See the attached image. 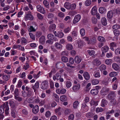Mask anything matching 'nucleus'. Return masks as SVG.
<instances>
[{
	"mask_svg": "<svg viewBox=\"0 0 120 120\" xmlns=\"http://www.w3.org/2000/svg\"><path fill=\"white\" fill-rule=\"evenodd\" d=\"M96 42V39L94 36H91L90 40L88 41V43L92 45L95 44Z\"/></svg>",
	"mask_w": 120,
	"mask_h": 120,
	"instance_id": "f257e3e1",
	"label": "nucleus"
},
{
	"mask_svg": "<svg viewBox=\"0 0 120 120\" xmlns=\"http://www.w3.org/2000/svg\"><path fill=\"white\" fill-rule=\"evenodd\" d=\"M36 7L38 11L42 14H44L45 13V10L42 6L38 5L36 6Z\"/></svg>",
	"mask_w": 120,
	"mask_h": 120,
	"instance_id": "f03ea898",
	"label": "nucleus"
},
{
	"mask_svg": "<svg viewBox=\"0 0 120 120\" xmlns=\"http://www.w3.org/2000/svg\"><path fill=\"white\" fill-rule=\"evenodd\" d=\"M34 17L33 15L31 14V12H30L29 13L27 14L24 17V19L26 21L29 20H32L34 19Z\"/></svg>",
	"mask_w": 120,
	"mask_h": 120,
	"instance_id": "7ed1b4c3",
	"label": "nucleus"
},
{
	"mask_svg": "<svg viewBox=\"0 0 120 120\" xmlns=\"http://www.w3.org/2000/svg\"><path fill=\"white\" fill-rule=\"evenodd\" d=\"M116 96L115 93L114 91H111L108 95V98L109 100H113Z\"/></svg>",
	"mask_w": 120,
	"mask_h": 120,
	"instance_id": "20e7f679",
	"label": "nucleus"
},
{
	"mask_svg": "<svg viewBox=\"0 0 120 120\" xmlns=\"http://www.w3.org/2000/svg\"><path fill=\"white\" fill-rule=\"evenodd\" d=\"M48 83L46 80H45L41 84V88L43 90H45L47 88Z\"/></svg>",
	"mask_w": 120,
	"mask_h": 120,
	"instance_id": "39448f33",
	"label": "nucleus"
},
{
	"mask_svg": "<svg viewBox=\"0 0 120 120\" xmlns=\"http://www.w3.org/2000/svg\"><path fill=\"white\" fill-rule=\"evenodd\" d=\"M109 89L108 88H102L101 91V94L102 95H105L109 91Z\"/></svg>",
	"mask_w": 120,
	"mask_h": 120,
	"instance_id": "423d86ee",
	"label": "nucleus"
},
{
	"mask_svg": "<svg viewBox=\"0 0 120 120\" xmlns=\"http://www.w3.org/2000/svg\"><path fill=\"white\" fill-rule=\"evenodd\" d=\"M61 75L59 72H57L55 75L53 76V79L54 81L56 80H58L61 77Z\"/></svg>",
	"mask_w": 120,
	"mask_h": 120,
	"instance_id": "0eeeda50",
	"label": "nucleus"
},
{
	"mask_svg": "<svg viewBox=\"0 0 120 120\" xmlns=\"http://www.w3.org/2000/svg\"><path fill=\"white\" fill-rule=\"evenodd\" d=\"M47 37L48 39L53 40L55 41H58L57 39L52 34H49L47 35Z\"/></svg>",
	"mask_w": 120,
	"mask_h": 120,
	"instance_id": "6e6552de",
	"label": "nucleus"
},
{
	"mask_svg": "<svg viewBox=\"0 0 120 120\" xmlns=\"http://www.w3.org/2000/svg\"><path fill=\"white\" fill-rule=\"evenodd\" d=\"M81 18V16L79 14H78L76 15L75 17L73 22L74 24H75L78 22L80 20Z\"/></svg>",
	"mask_w": 120,
	"mask_h": 120,
	"instance_id": "1a4fd4ad",
	"label": "nucleus"
},
{
	"mask_svg": "<svg viewBox=\"0 0 120 120\" xmlns=\"http://www.w3.org/2000/svg\"><path fill=\"white\" fill-rule=\"evenodd\" d=\"M80 88V85L79 84L74 85L72 88V89L74 92H76L79 90Z\"/></svg>",
	"mask_w": 120,
	"mask_h": 120,
	"instance_id": "9d476101",
	"label": "nucleus"
},
{
	"mask_svg": "<svg viewBox=\"0 0 120 120\" xmlns=\"http://www.w3.org/2000/svg\"><path fill=\"white\" fill-rule=\"evenodd\" d=\"M116 43L115 42H112L110 43V49L114 51L116 48Z\"/></svg>",
	"mask_w": 120,
	"mask_h": 120,
	"instance_id": "9b49d317",
	"label": "nucleus"
},
{
	"mask_svg": "<svg viewBox=\"0 0 120 120\" xmlns=\"http://www.w3.org/2000/svg\"><path fill=\"white\" fill-rule=\"evenodd\" d=\"M82 58L80 56H75L74 60L75 62L77 64H79L81 61Z\"/></svg>",
	"mask_w": 120,
	"mask_h": 120,
	"instance_id": "f8f14e48",
	"label": "nucleus"
},
{
	"mask_svg": "<svg viewBox=\"0 0 120 120\" xmlns=\"http://www.w3.org/2000/svg\"><path fill=\"white\" fill-rule=\"evenodd\" d=\"M84 79L86 80H89L90 78V76L88 72H85L83 74Z\"/></svg>",
	"mask_w": 120,
	"mask_h": 120,
	"instance_id": "ddd939ff",
	"label": "nucleus"
},
{
	"mask_svg": "<svg viewBox=\"0 0 120 120\" xmlns=\"http://www.w3.org/2000/svg\"><path fill=\"white\" fill-rule=\"evenodd\" d=\"M66 90L65 89H58L56 91L57 93L58 94L61 93L62 94H64L66 92Z\"/></svg>",
	"mask_w": 120,
	"mask_h": 120,
	"instance_id": "4468645a",
	"label": "nucleus"
},
{
	"mask_svg": "<svg viewBox=\"0 0 120 120\" xmlns=\"http://www.w3.org/2000/svg\"><path fill=\"white\" fill-rule=\"evenodd\" d=\"M109 48L107 46H105L102 47L101 48V51H102V54H104V52H106L108 51Z\"/></svg>",
	"mask_w": 120,
	"mask_h": 120,
	"instance_id": "2eb2a0df",
	"label": "nucleus"
},
{
	"mask_svg": "<svg viewBox=\"0 0 120 120\" xmlns=\"http://www.w3.org/2000/svg\"><path fill=\"white\" fill-rule=\"evenodd\" d=\"M34 114L38 112L39 111V107L38 105H34L32 110Z\"/></svg>",
	"mask_w": 120,
	"mask_h": 120,
	"instance_id": "dca6fc26",
	"label": "nucleus"
},
{
	"mask_svg": "<svg viewBox=\"0 0 120 120\" xmlns=\"http://www.w3.org/2000/svg\"><path fill=\"white\" fill-rule=\"evenodd\" d=\"M39 82H37L35 83L34 86H32V87L34 90V92L37 90V89L39 87Z\"/></svg>",
	"mask_w": 120,
	"mask_h": 120,
	"instance_id": "f3484780",
	"label": "nucleus"
},
{
	"mask_svg": "<svg viewBox=\"0 0 120 120\" xmlns=\"http://www.w3.org/2000/svg\"><path fill=\"white\" fill-rule=\"evenodd\" d=\"M96 9L97 8L96 7L94 6L92 8L91 12L92 15H94L96 14L97 11Z\"/></svg>",
	"mask_w": 120,
	"mask_h": 120,
	"instance_id": "a211bd4d",
	"label": "nucleus"
},
{
	"mask_svg": "<svg viewBox=\"0 0 120 120\" xmlns=\"http://www.w3.org/2000/svg\"><path fill=\"white\" fill-rule=\"evenodd\" d=\"M56 26V25L54 24L51 25L49 27V30L51 31H53L55 29Z\"/></svg>",
	"mask_w": 120,
	"mask_h": 120,
	"instance_id": "6ab92c4d",
	"label": "nucleus"
},
{
	"mask_svg": "<svg viewBox=\"0 0 120 120\" xmlns=\"http://www.w3.org/2000/svg\"><path fill=\"white\" fill-rule=\"evenodd\" d=\"M98 90L95 89H92L90 91L91 94L93 95H95L98 94Z\"/></svg>",
	"mask_w": 120,
	"mask_h": 120,
	"instance_id": "aec40b11",
	"label": "nucleus"
},
{
	"mask_svg": "<svg viewBox=\"0 0 120 120\" xmlns=\"http://www.w3.org/2000/svg\"><path fill=\"white\" fill-rule=\"evenodd\" d=\"M66 49L68 50H71L73 48L72 45L68 43L66 45Z\"/></svg>",
	"mask_w": 120,
	"mask_h": 120,
	"instance_id": "412c9836",
	"label": "nucleus"
},
{
	"mask_svg": "<svg viewBox=\"0 0 120 120\" xmlns=\"http://www.w3.org/2000/svg\"><path fill=\"white\" fill-rule=\"evenodd\" d=\"M113 12L112 11H108L107 16L108 18L110 19L112 18L113 16Z\"/></svg>",
	"mask_w": 120,
	"mask_h": 120,
	"instance_id": "4be33fe9",
	"label": "nucleus"
},
{
	"mask_svg": "<svg viewBox=\"0 0 120 120\" xmlns=\"http://www.w3.org/2000/svg\"><path fill=\"white\" fill-rule=\"evenodd\" d=\"M57 35H55L56 37H57L60 38H62L64 36V34L62 32L59 31L57 33Z\"/></svg>",
	"mask_w": 120,
	"mask_h": 120,
	"instance_id": "5701e85b",
	"label": "nucleus"
},
{
	"mask_svg": "<svg viewBox=\"0 0 120 120\" xmlns=\"http://www.w3.org/2000/svg\"><path fill=\"white\" fill-rule=\"evenodd\" d=\"M71 4L69 2H66L64 4V7L68 10L70 9V6Z\"/></svg>",
	"mask_w": 120,
	"mask_h": 120,
	"instance_id": "b1692460",
	"label": "nucleus"
},
{
	"mask_svg": "<svg viewBox=\"0 0 120 120\" xmlns=\"http://www.w3.org/2000/svg\"><path fill=\"white\" fill-rule=\"evenodd\" d=\"M39 41L41 44L44 43L45 41V36H41L39 38Z\"/></svg>",
	"mask_w": 120,
	"mask_h": 120,
	"instance_id": "393cba45",
	"label": "nucleus"
},
{
	"mask_svg": "<svg viewBox=\"0 0 120 120\" xmlns=\"http://www.w3.org/2000/svg\"><path fill=\"white\" fill-rule=\"evenodd\" d=\"M112 68L115 70L117 71L119 69L118 65L116 63H113L112 65Z\"/></svg>",
	"mask_w": 120,
	"mask_h": 120,
	"instance_id": "a878e982",
	"label": "nucleus"
},
{
	"mask_svg": "<svg viewBox=\"0 0 120 120\" xmlns=\"http://www.w3.org/2000/svg\"><path fill=\"white\" fill-rule=\"evenodd\" d=\"M91 82L93 85H95L98 84L99 82V80L97 79H92L91 80Z\"/></svg>",
	"mask_w": 120,
	"mask_h": 120,
	"instance_id": "bb28decb",
	"label": "nucleus"
},
{
	"mask_svg": "<svg viewBox=\"0 0 120 120\" xmlns=\"http://www.w3.org/2000/svg\"><path fill=\"white\" fill-rule=\"evenodd\" d=\"M93 62L95 65H98L101 64V62L97 59H95Z\"/></svg>",
	"mask_w": 120,
	"mask_h": 120,
	"instance_id": "cd10ccee",
	"label": "nucleus"
},
{
	"mask_svg": "<svg viewBox=\"0 0 120 120\" xmlns=\"http://www.w3.org/2000/svg\"><path fill=\"white\" fill-rule=\"evenodd\" d=\"M55 46L56 47L57 49H61L62 48V45L60 43L56 42L55 44Z\"/></svg>",
	"mask_w": 120,
	"mask_h": 120,
	"instance_id": "c85d7f7f",
	"label": "nucleus"
},
{
	"mask_svg": "<svg viewBox=\"0 0 120 120\" xmlns=\"http://www.w3.org/2000/svg\"><path fill=\"white\" fill-rule=\"evenodd\" d=\"M101 22L102 25L104 26L106 25L107 24V20L105 18H103L102 19Z\"/></svg>",
	"mask_w": 120,
	"mask_h": 120,
	"instance_id": "c756f323",
	"label": "nucleus"
},
{
	"mask_svg": "<svg viewBox=\"0 0 120 120\" xmlns=\"http://www.w3.org/2000/svg\"><path fill=\"white\" fill-rule=\"evenodd\" d=\"M34 27L36 28L35 27ZM35 28H33L32 26H30V27L28 28L27 30L29 32H35L36 30L35 29Z\"/></svg>",
	"mask_w": 120,
	"mask_h": 120,
	"instance_id": "7c9ffc66",
	"label": "nucleus"
},
{
	"mask_svg": "<svg viewBox=\"0 0 120 120\" xmlns=\"http://www.w3.org/2000/svg\"><path fill=\"white\" fill-rule=\"evenodd\" d=\"M61 61L63 62L66 63L68 62V58L66 56H62L61 58Z\"/></svg>",
	"mask_w": 120,
	"mask_h": 120,
	"instance_id": "2f4dec72",
	"label": "nucleus"
},
{
	"mask_svg": "<svg viewBox=\"0 0 120 120\" xmlns=\"http://www.w3.org/2000/svg\"><path fill=\"white\" fill-rule=\"evenodd\" d=\"M57 16L60 18L63 19L64 17L65 14L64 13L60 12L58 13Z\"/></svg>",
	"mask_w": 120,
	"mask_h": 120,
	"instance_id": "473e14b6",
	"label": "nucleus"
},
{
	"mask_svg": "<svg viewBox=\"0 0 120 120\" xmlns=\"http://www.w3.org/2000/svg\"><path fill=\"white\" fill-rule=\"evenodd\" d=\"M33 93H34L32 90L28 92H27L26 93V96L27 97H30L32 96Z\"/></svg>",
	"mask_w": 120,
	"mask_h": 120,
	"instance_id": "72a5a7b5",
	"label": "nucleus"
},
{
	"mask_svg": "<svg viewBox=\"0 0 120 120\" xmlns=\"http://www.w3.org/2000/svg\"><path fill=\"white\" fill-rule=\"evenodd\" d=\"M80 33L82 36H84L85 34V31L84 29L83 28L81 29L80 30Z\"/></svg>",
	"mask_w": 120,
	"mask_h": 120,
	"instance_id": "f704fd0d",
	"label": "nucleus"
},
{
	"mask_svg": "<svg viewBox=\"0 0 120 120\" xmlns=\"http://www.w3.org/2000/svg\"><path fill=\"white\" fill-rule=\"evenodd\" d=\"M87 52L89 55L92 56L94 55L95 53V51L94 50H88Z\"/></svg>",
	"mask_w": 120,
	"mask_h": 120,
	"instance_id": "c9c22d12",
	"label": "nucleus"
},
{
	"mask_svg": "<svg viewBox=\"0 0 120 120\" xmlns=\"http://www.w3.org/2000/svg\"><path fill=\"white\" fill-rule=\"evenodd\" d=\"M71 112V110L70 109H66L64 112V113L65 115H67L70 113Z\"/></svg>",
	"mask_w": 120,
	"mask_h": 120,
	"instance_id": "e433bc0d",
	"label": "nucleus"
},
{
	"mask_svg": "<svg viewBox=\"0 0 120 120\" xmlns=\"http://www.w3.org/2000/svg\"><path fill=\"white\" fill-rule=\"evenodd\" d=\"M108 103V101L106 100L103 99L101 101V105H106Z\"/></svg>",
	"mask_w": 120,
	"mask_h": 120,
	"instance_id": "4c0bfd02",
	"label": "nucleus"
},
{
	"mask_svg": "<svg viewBox=\"0 0 120 120\" xmlns=\"http://www.w3.org/2000/svg\"><path fill=\"white\" fill-rule=\"evenodd\" d=\"M98 101H95L92 100L90 102V104L91 105H98Z\"/></svg>",
	"mask_w": 120,
	"mask_h": 120,
	"instance_id": "58836bf2",
	"label": "nucleus"
},
{
	"mask_svg": "<svg viewBox=\"0 0 120 120\" xmlns=\"http://www.w3.org/2000/svg\"><path fill=\"white\" fill-rule=\"evenodd\" d=\"M98 39L100 41L104 42L105 41V38L103 37L100 36H98Z\"/></svg>",
	"mask_w": 120,
	"mask_h": 120,
	"instance_id": "ea45409f",
	"label": "nucleus"
},
{
	"mask_svg": "<svg viewBox=\"0 0 120 120\" xmlns=\"http://www.w3.org/2000/svg\"><path fill=\"white\" fill-rule=\"evenodd\" d=\"M66 85L67 87L69 88L71 86L72 83L71 82L68 81L66 82Z\"/></svg>",
	"mask_w": 120,
	"mask_h": 120,
	"instance_id": "a19ab883",
	"label": "nucleus"
},
{
	"mask_svg": "<svg viewBox=\"0 0 120 120\" xmlns=\"http://www.w3.org/2000/svg\"><path fill=\"white\" fill-rule=\"evenodd\" d=\"M101 71L105 69L106 67L105 65L102 64L99 67Z\"/></svg>",
	"mask_w": 120,
	"mask_h": 120,
	"instance_id": "79ce46f5",
	"label": "nucleus"
},
{
	"mask_svg": "<svg viewBox=\"0 0 120 120\" xmlns=\"http://www.w3.org/2000/svg\"><path fill=\"white\" fill-rule=\"evenodd\" d=\"M117 75V72L113 71L112 72L109 74V76L111 77H113Z\"/></svg>",
	"mask_w": 120,
	"mask_h": 120,
	"instance_id": "37998d69",
	"label": "nucleus"
},
{
	"mask_svg": "<svg viewBox=\"0 0 120 120\" xmlns=\"http://www.w3.org/2000/svg\"><path fill=\"white\" fill-rule=\"evenodd\" d=\"M42 32L40 31H38L36 32L35 35L37 37L39 38L42 35Z\"/></svg>",
	"mask_w": 120,
	"mask_h": 120,
	"instance_id": "c03bdc74",
	"label": "nucleus"
},
{
	"mask_svg": "<svg viewBox=\"0 0 120 120\" xmlns=\"http://www.w3.org/2000/svg\"><path fill=\"white\" fill-rule=\"evenodd\" d=\"M94 116V114L92 112L88 113L86 115V116L89 118L92 117Z\"/></svg>",
	"mask_w": 120,
	"mask_h": 120,
	"instance_id": "a18cd8bd",
	"label": "nucleus"
},
{
	"mask_svg": "<svg viewBox=\"0 0 120 120\" xmlns=\"http://www.w3.org/2000/svg\"><path fill=\"white\" fill-rule=\"evenodd\" d=\"M112 61V60L111 59H107L105 60V62L107 64L110 65L111 64Z\"/></svg>",
	"mask_w": 120,
	"mask_h": 120,
	"instance_id": "49530a36",
	"label": "nucleus"
},
{
	"mask_svg": "<svg viewBox=\"0 0 120 120\" xmlns=\"http://www.w3.org/2000/svg\"><path fill=\"white\" fill-rule=\"evenodd\" d=\"M43 3L46 7L48 8H49V3L47 1L45 0H44L43 2Z\"/></svg>",
	"mask_w": 120,
	"mask_h": 120,
	"instance_id": "de8ad7c7",
	"label": "nucleus"
},
{
	"mask_svg": "<svg viewBox=\"0 0 120 120\" xmlns=\"http://www.w3.org/2000/svg\"><path fill=\"white\" fill-rule=\"evenodd\" d=\"M14 96H18L19 95V92L18 89L16 88L15 89L14 91Z\"/></svg>",
	"mask_w": 120,
	"mask_h": 120,
	"instance_id": "09e8293b",
	"label": "nucleus"
},
{
	"mask_svg": "<svg viewBox=\"0 0 120 120\" xmlns=\"http://www.w3.org/2000/svg\"><path fill=\"white\" fill-rule=\"evenodd\" d=\"M5 106L4 105V106ZM4 109H5L4 105H1L0 107V113H2L4 112Z\"/></svg>",
	"mask_w": 120,
	"mask_h": 120,
	"instance_id": "8fccbe9b",
	"label": "nucleus"
},
{
	"mask_svg": "<svg viewBox=\"0 0 120 120\" xmlns=\"http://www.w3.org/2000/svg\"><path fill=\"white\" fill-rule=\"evenodd\" d=\"M99 11L100 13H103L105 11V9L103 7H100L99 8Z\"/></svg>",
	"mask_w": 120,
	"mask_h": 120,
	"instance_id": "3c124183",
	"label": "nucleus"
},
{
	"mask_svg": "<svg viewBox=\"0 0 120 120\" xmlns=\"http://www.w3.org/2000/svg\"><path fill=\"white\" fill-rule=\"evenodd\" d=\"M84 42L82 41H80L78 42V46L79 47H81L83 45Z\"/></svg>",
	"mask_w": 120,
	"mask_h": 120,
	"instance_id": "603ef678",
	"label": "nucleus"
},
{
	"mask_svg": "<svg viewBox=\"0 0 120 120\" xmlns=\"http://www.w3.org/2000/svg\"><path fill=\"white\" fill-rule=\"evenodd\" d=\"M91 3V1L90 0H87L85 2V4L86 6H89Z\"/></svg>",
	"mask_w": 120,
	"mask_h": 120,
	"instance_id": "864d4df0",
	"label": "nucleus"
},
{
	"mask_svg": "<svg viewBox=\"0 0 120 120\" xmlns=\"http://www.w3.org/2000/svg\"><path fill=\"white\" fill-rule=\"evenodd\" d=\"M104 109L98 107L96 108V111L97 112H101L103 111Z\"/></svg>",
	"mask_w": 120,
	"mask_h": 120,
	"instance_id": "5fc2aeb1",
	"label": "nucleus"
},
{
	"mask_svg": "<svg viewBox=\"0 0 120 120\" xmlns=\"http://www.w3.org/2000/svg\"><path fill=\"white\" fill-rule=\"evenodd\" d=\"M29 67V64L28 63V62H26L25 64V65H24L23 66V68L25 70H26Z\"/></svg>",
	"mask_w": 120,
	"mask_h": 120,
	"instance_id": "6e6d98bb",
	"label": "nucleus"
},
{
	"mask_svg": "<svg viewBox=\"0 0 120 120\" xmlns=\"http://www.w3.org/2000/svg\"><path fill=\"white\" fill-rule=\"evenodd\" d=\"M21 43H22L25 44L27 42V40L24 38H21Z\"/></svg>",
	"mask_w": 120,
	"mask_h": 120,
	"instance_id": "4d7b16f0",
	"label": "nucleus"
},
{
	"mask_svg": "<svg viewBox=\"0 0 120 120\" xmlns=\"http://www.w3.org/2000/svg\"><path fill=\"white\" fill-rule=\"evenodd\" d=\"M17 96H14L15 99L19 101H21L22 100V98L19 97H17Z\"/></svg>",
	"mask_w": 120,
	"mask_h": 120,
	"instance_id": "13d9d810",
	"label": "nucleus"
},
{
	"mask_svg": "<svg viewBox=\"0 0 120 120\" xmlns=\"http://www.w3.org/2000/svg\"><path fill=\"white\" fill-rule=\"evenodd\" d=\"M115 53L116 55H120V48H118L116 49L115 52Z\"/></svg>",
	"mask_w": 120,
	"mask_h": 120,
	"instance_id": "bf43d9fd",
	"label": "nucleus"
},
{
	"mask_svg": "<svg viewBox=\"0 0 120 120\" xmlns=\"http://www.w3.org/2000/svg\"><path fill=\"white\" fill-rule=\"evenodd\" d=\"M70 30V29L69 27L65 28L64 30V32L65 33H68Z\"/></svg>",
	"mask_w": 120,
	"mask_h": 120,
	"instance_id": "052dcab7",
	"label": "nucleus"
},
{
	"mask_svg": "<svg viewBox=\"0 0 120 120\" xmlns=\"http://www.w3.org/2000/svg\"><path fill=\"white\" fill-rule=\"evenodd\" d=\"M114 35L116 36H118L120 34V32L117 30H115L113 31Z\"/></svg>",
	"mask_w": 120,
	"mask_h": 120,
	"instance_id": "680f3d73",
	"label": "nucleus"
},
{
	"mask_svg": "<svg viewBox=\"0 0 120 120\" xmlns=\"http://www.w3.org/2000/svg\"><path fill=\"white\" fill-rule=\"evenodd\" d=\"M60 99L61 101H63L66 100V97L65 95H63L60 97Z\"/></svg>",
	"mask_w": 120,
	"mask_h": 120,
	"instance_id": "e2e57ef3",
	"label": "nucleus"
},
{
	"mask_svg": "<svg viewBox=\"0 0 120 120\" xmlns=\"http://www.w3.org/2000/svg\"><path fill=\"white\" fill-rule=\"evenodd\" d=\"M94 76L95 77L99 78L100 75L99 72H95L94 73Z\"/></svg>",
	"mask_w": 120,
	"mask_h": 120,
	"instance_id": "0e129e2a",
	"label": "nucleus"
},
{
	"mask_svg": "<svg viewBox=\"0 0 120 120\" xmlns=\"http://www.w3.org/2000/svg\"><path fill=\"white\" fill-rule=\"evenodd\" d=\"M92 22L94 24H95L97 22V20L95 17H93L92 18Z\"/></svg>",
	"mask_w": 120,
	"mask_h": 120,
	"instance_id": "69168bd1",
	"label": "nucleus"
},
{
	"mask_svg": "<svg viewBox=\"0 0 120 120\" xmlns=\"http://www.w3.org/2000/svg\"><path fill=\"white\" fill-rule=\"evenodd\" d=\"M76 5L74 4H70V9L71 10L75 9L76 7Z\"/></svg>",
	"mask_w": 120,
	"mask_h": 120,
	"instance_id": "338daca9",
	"label": "nucleus"
},
{
	"mask_svg": "<svg viewBox=\"0 0 120 120\" xmlns=\"http://www.w3.org/2000/svg\"><path fill=\"white\" fill-rule=\"evenodd\" d=\"M51 113L49 111H47L45 114V116L46 117H49L51 115Z\"/></svg>",
	"mask_w": 120,
	"mask_h": 120,
	"instance_id": "774afa93",
	"label": "nucleus"
}]
</instances>
